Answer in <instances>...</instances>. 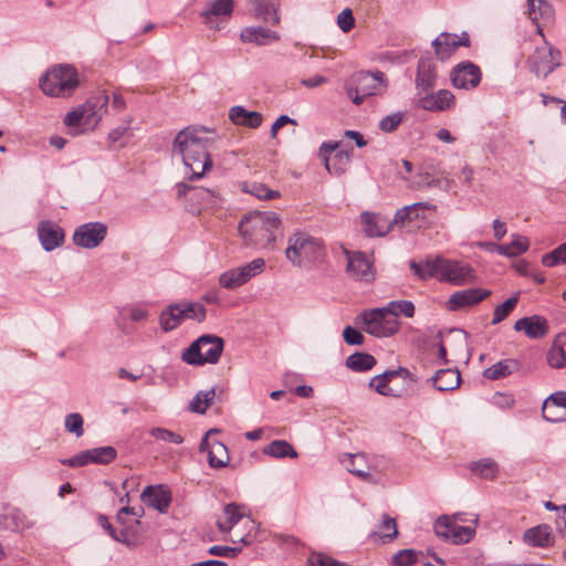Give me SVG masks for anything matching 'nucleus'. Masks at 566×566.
I'll return each instance as SVG.
<instances>
[{"mask_svg":"<svg viewBox=\"0 0 566 566\" xmlns=\"http://www.w3.org/2000/svg\"><path fill=\"white\" fill-rule=\"evenodd\" d=\"M208 144L209 139L202 137L200 130L193 127H187L177 134L172 150L181 156L184 165L191 172L189 180L202 178L212 168Z\"/></svg>","mask_w":566,"mask_h":566,"instance_id":"nucleus-1","label":"nucleus"},{"mask_svg":"<svg viewBox=\"0 0 566 566\" xmlns=\"http://www.w3.org/2000/svg\"><path fill=\"white\" fill-rule=\"evenodd\" d=\"M281 227L277 213L254 211L241 220L239 231L247 244L268 249L274 247Z\"/></svg>","mask_w":566,"mask_h":566,"instance_id":"nucleus-2","label":"nucleus"},{"mask_svg":"<svg viewBox=\"0 0 566 566\" xmlns=\"http://www.w3.org/2000/svg\"><path fill=\"white\" fill-rule=\"evenodd\" d=\"M325 254L326 249L323 241L307 232L296 231L287 239L285 256L294 266L302 268L319 262Z\"/></svg>","mask_w":566,"mask_h":566,"instance_id":"nucleus-3","label":"nucleus"},{"mask_svg":"<svg viewBox=\"0 0 566 566\" xmlns=\"http://www.w3.org/2000/svg\"><path fill=\"white\" fill-rule=\"evenodd\" d=\"M108 102L109 96L105 92L91 96L83 105L65 115V126L69 128L82 127L81 133L95 129L106 112Z\"/></svg>","mask_w":566,"mask_h":566,"instance_id":"nucleus-4","label":"nucleus"},{"mask_svg":"<svg viewBox=\"0 0 566 566\" xmlns=\"http://www.w3.org/2000/svg\"><path fill=\"white\" fill-rule=\"evenodd\" d=\"M78 83V74L71 65H55L49 69L39 81L42 92L52 97L72 95Z\"/></svg>","mask_w":566,"mask_h":566,"instance_id":"nucleus-5","label":"nucleus"},{"mask_svg":"<svg viewBox=\"0 0 566 566\" xmlns=\"http://www.w3.org/2000/svg\"><path fill=\"white\" fill-rule=\"evenodd\" d=\"M224 342L221 337L206 334L196 339L184 350L181 358L189 365L202 366L216 364L223 352Z\"/></svg>","mask_w":566,"mask_h":566,"instance_id":"nucleus-6","label":"nucleus"},{"mask_svg":"<svg viewBox=\"0 0 566 566\" xmlns=\"http://www.w3.org/2000/svg\"><path fill=\"white\" fill-rule=\"evenodd\" d=\"M207 316L206 307L199 302H181L168 305L159 316L163 331L170 332L180 326L186 319L203 322Z\"/></svg>","mask_w":566,"mask_h":566,"instance_id":"nucleus-7","label":"nucleus"},{"mask_svg":"<svg viewBox=\"0 0 566 566\" xmlns=\"http://www.w3.org/2000/svg\"><path fill=\"white\" fill-rule=\"evenodd\" d=\"M431 268L434 279L452 285H465L475 279L472 266L463 261L437 258V264Z\"/></svg>","mask_w":566,"mask_h":566,"instance_id":"nucleus-8","label":"nucleus"},{"mask_svg":"<svg viewBox=\"0 0 566 566\" xmlns=\"http://www.w3.org/2000/svg\"><path fill=\"white\" fill-rule=\"evenodd\" d=\"M354 87H347V94L353 103L360 105L366 97L382 94L387 88L386 76L382 72H359L353 76Z\"/></svg>","mask_w":566,"mask_h":566,"instance_id":"nucleus-9","label":"nucleus"},{"mask_svg":"<svg viewBox=\"0 0 566 566\" xmlns=\"http://www.w3.org/2000/svg\"><path fill=\"white\" fill-rule=\"evenodd\" d=\"M538 35L542 38V43L528 56L527 64L537 77H547L560 65L562 53L546 42L541 30Z\"/></svg>","mask_w":566,"mask_h":566,"instance_id":"nucleus-10","label":"nucleus"},{"mask_svg":"<svg viewBox=\"0 0 566 566\" xmlns=\"http://www.w3.org/2000/svg\"><path fill=\"white\" fill-rule=\"evenodd\" d=\"M357 321L361 322L365 332L376 337H388L399 329V322L395 317H389L386 307L364 311Z\"/></svg>","mask_w":566,"mask_h":566,"instance_id":"nucleus-11","label":"nucleus"},{"mask_svg":"<svg viewBox=\"0 0 566 566\" xmlns=\"http://www.w3.org/2000/svg\"><path fill=\"white\" fill-rule=\"evenodd\" d=\"M344 253L347 260L346 271L352 279L364 283L374 282L376 270L373 260L361 251L345 250Z\"/></svg>","mask_w":566,"mask_h":566,"instance_id":"nucleus-12","label":"nucleus"},{"mask_svg":"<svg viewBox=\"0 0 566 566\" xmlns=\"http://www.w3.org/2000/svg\"><path fill=\"white\" fill-rule=\"evenodd\" d=\"M434 532L437 536L443 539H450L454 544L469 543L475 531L470 526H462L450 516H440L434 523Z\"/></svg>","mask_w":566,"mask_h":566,"instance_id":"nucleus-13","label":"nucleus"},{"mask_svg":"<svg viewBox=\"0 0 566 566\" xmlns=\"http://www.w3.org/2000/svg\"><path fill=\"white\" fill-rule=\"evenodd\" d=\"M398 377L402 380L415 381L412 374L407 368L400 367L373 377L369 387L382 396L400 397L402 389L392 386L394 380Z\"/></svg>","mask_w":566,"mask_h":566,"instance_id":"nucleus-14","label":"nucleus"},{"mask_svg":"<svg viewBox=\"0 0 566 566\" xmlns=\"http://www.w3.org/2000/svg\"><path fill=\"white\" fill-rule=\"evenodd\" d=\"M107 227L102 222H88L76 228L73 233L75 245L93 249L98 247L105 239Z\"/></svg>","mask_w":566,"mask_h":566,"instance_id":"nucleus-15","label":"nucleus"},{"mask_svg":"<svg viewBox=\"0 0 566 566\" xmlns=\"http://www.w3.org/2000/svg\"><path fill=\"white\" fill-rule=\"evenodd\" d=\"M481 78V69L470 61L457 64L451 72V81L457 88H475L480 84Z\"/></svg>","mask_w":566,"mask_h":566,"instance_id":"nucleus-16","label":"nucleus"},{"mask_svg":"<svg viewBox=\"0 0 566 566\" xmlns=\"http://www.w3.org/2000/svg\"><path fill=\"white\" fill-rule=\"evenodd\" d=\"M469 45L470 39L465 32L460 38L455 34L443 32L432 41L434 54L441 61L450 59L459 46Z\"/></svg>","mask_w":566,"mask_h":566,"instance_id":"nucleus-17","label":"nucleus"},{"mask_svg":"<svg viewBox=\"0 0 566 566\" xmlns=\"http://www.w3.org/2000/svg\"><path fill=\"white\" fill-rule=\"evenodd\" d=\"M38 237L42 248L46 251H53L64 243V230L51 220H42L38 224Z\"/></svg>","mask_w":566,"mask_h":566,"instance_id":"nucleus-18","label":"nucleus"},{"mask_svg":"<svg viewBox=\"0 0 566 566\" xmlns=\"http://www.w3.org/2000/svg\"><path fill=\"white\" fill-rule=\"evenodd\" d=\"M491 295L490 290L485 289H467L454 292L449 301L448 308L450 311H459L464 307L474 306Z\"/></svg>","mask_w":566,"mask_h":566,"instance_id":"nucleus-19","label":"nucleus"},{"mask_svg":"<svg viewBox=\"0 0 566 566\" xmlns=\"http://www.w3.org/2000/svg\"><path fill=\"white\" fill-rule=\"evenodd\" d=\"M542 415L546 421H566V391H556L543 402Z\"/></svg>","mask_w":566,"mask_h":566,"instance_id":"nucleus-20","label":"nucleus"},{"mask_svg":"<svg viewBox=\"0 0 566 566\" xmlns=\"http://www.w3.org/2000/svg\"><path fill=\"white\" fill-rule=\"evenodd\" d=\"M212 430L208 431L199 444L200 452L208 453V462L211 468L221 469L229 462V454L226 446L219 441L209 442L208 436Z\"/></svg>","mask_w":566,"mask_h":566,"instance_id":"nucleus-21","label":"nucleus"},{"mask_svg":"<svg viewBox=\"0 0 566 566\" xmlns=\"http://www.w3.org/2000/svg\"><path fill=\"white\" fill-rule=\"evenodd\" d=\"M418 103L419 106L426 111L442 112L454 107L455 97L452 92L448 90H440L436 93L421 96Z\"/></svg>","mask_w":566,"mask_h":566,"instance_id":"nucleus-22","label":"nucleus"},{"mask_svg":"<svg viewBox=\"0 0 566 566\" xmlns=\"http://www.w3.org/2000/svg\"><path fill=\"white\" fill-rule=\"evenodd\" d=\"M514 329L516 332H524L530 338H542L548 333L549 326L546 318L533 315L517 319L514 324Z\"/></svg>","mask_w":566,"mask_h":566,"instance_id":"nucleus-23","label":"nucleus"},{"mask_svg":"<svg viewBox=\"0 0 566 566\" xmlns=\"http://www.w3.org/2000/svg\"><path fill=\"white\" fill-rule=\"evenodd\" d=\"M247 516L244 505L229 503L217 518V527L221 533H229L241 520Z\"/></svg>","mask_w":566,"mask_h":566,"instance_id":"nucleus-24","label":"nucleus"},{"mask_svg":"<svg viewBox=\"0 0 566 566\" xmlns=\"http://www.w3.org/2000/svg\"><path fill=\"white\" fill-rule=\"evenodd\" d=\"M360 219L364 231L368 237H384L392 229L391 220L380 214L363 212Z\"/></svg>","mask_w":566,"mask_h":566,"instance_id":"nucleus-25","label":"nucleus"},{"mask_svg":"<svg viewBox=\"0 0 566 566\" xmlns=\"http://www.w3.org/2000/svg\"><path fill=\"white\" fill-rule=\"evenodd\" d=\"M240 40L243 43L268 45L280 40V34L263 27H247L240 32Z\"/></svg>","mask_w":566,"mask_h":566,"instance_id":"nucleus-26","label":"nucleus"},{"mask_svg":"<svg viewBox=\"0 0 566 566\" xmlns=\"http://www.w3.org/2000/svg\"><path fill=\"white\" fill-rule=\"evenodd\" d=\"M230 120L239 126H247L249 128H258L262 124V115L255 111H248L243 106H233L229 111Z\"/></svg>","mask_w":566,"mask_h":566,"instance_id":"nucleus-27","label":"nucleus"},{"mask_svg":"<svg viewBox=\"0 0 566 566\" xmlns=\"http://www.w3.org/2000/svg\"><path fill=\"white\" fill-rule=\"evenodd\" d=\"M454 181L448 177L431 178L429 172L418 174L409 184V188L413 190L440 188L450 190Z\"/></svg>","mask_w":566,"mask_h":566,"instance_id":"nucleus-28","label":"nucleus"},{"mask_svg":"<svg viewBox=\"0 0 566 566\" xmlns=\"http://www.w3.org/2000/svg\"><path fill=\"white\" fill-rule=\"evenodd\" d=\"M143 497L160 513L167 512L171 503V493L161 485L157 488L147 486L143 492Z\"/></svg>","mask_w":566,"mask_h":566,"instance_id":"nucleus-29","label":"nucleus"},{"mask_svg":"<svg viewBox=\"0 0 566 566\" xmlns=\"http://www.w3.org/2000/svg\"><path fill=\"white\" fill-rule=\"evenodd\" d=\"M547 364L552 368L566 367V333L558 334L546 355Z\"/></svg>","mask_w":566,"mask_h":566,"instance_id":"nucleus-30","label":"nucleus"},{"mask_svg":"<svg viewBox=\"0 0 566 566\" xmlns=\"http://www.w3.org/2000/svg\"><path fill=\"white\" fill-rule=\"evenodd\" d=\"M436 67L430 60L421 59L418 64V71L416 76L417 90L428 92L436 85Z\"/></svg>","mask_w":566,"mask_h":566,"instance_id":"nucleus-31","label":"nucleus"},{"mask_svg":"<svg viewBox=\"0 0 566 566\" xmlns=\"http://www.w3.org/2000/svg\"><path fill=\"white\" fill-rule=\"evenodd\" d=\"M430 381L439 391H449L460 386L461 377L457 369H440Z\"/></svg>","mask_w":566,"mask_h":566,"instance_id":"nucleus-32","label":"nucleus"},{"mask_svg":"<svg viewBox=\"0 0 566 566\" xmlns=\"http://www.w3.org/2000/svg\"><path fill=\"white\" fill-rule=\"evenodd\" d=\"M234 7L233 0H212L207 2L206 9L200 13L205 23L212 22V17H230Z\"/></svg>","mask_w":566,"mask_h":566,"instance_id":"nucleus-33","label":"nucleus"},{"mask_svg":"<svg viewBox=\"0 0 566 566\" xmlns=\"http://www.w3.org/2000/svg\"><path fill=\"white\" fill-rule=\"evenodd\" d=\"M252 6L256 18L273 25L280 23V17L272 0H253Z\"/></svg>","mask_w":566,"mask_h":566,"instance_id":"nucleus-34","label":"nucleus"},{"mask_svg":"<svg viewBox=\"0 0 566 566\" xmlns=\"http://www.w3.org/2000/svg\"><path fill=\"white\" fill-rule=\"evenodd\" d=\"M523 539L532 546L545 547L551 544V528L547 525H538L524 532Z\"/></svg>","mask_w":566,"mask_h":566,"instance_id":"nucleus-35","label":"nucleus"},{"mask_svg":"<svg viewBox=\"0 0 566 566\" xmlns=\"http://www.w3.org/2000/svg\"><path fill=\"white\" fill-rule=\"evenodd\" d=\"M517 367L518 364L515 359H503L486 368L483 375L488 379L497 380L510 376L517 370Z\"/></svg>","mask_w":566,"mask_h":566,"instance_id":"nucleus-36","label":"nucleus"},{"mask_svg":"<svg viewBox=\"0 0 566 566\" xmlns=\"http://www.w3.org/2000/svg\"><path fill=\"white\" fill-rule=\"evenodd\" d=\"M530 240L520 234H513L512 241L507 244L496 245V251L505 256H516L527 251Z\"/></svg>","mask_w":566,"mask_h":566,"instance_id":"nucleus-37","label":"nucleus"},{"mask_svg":"<svg viewBox=\"0 0 566 566\" xmlns=\"http://www.w3.org/2000/svg\"><path fill=\"white\" fill-rule=\"evenodd\" d=\"M376 363V358L373 355L361 352L352 354L346 358V366L350 370L358 373L370 370Z\"/></svg>","mask_w":566,"mask_h":566,"instance_id":"nucleus-38","label":"nucleus"},{"mask_svg":"<svg viewBox=\"0 0 566 566\" xmlns=\"http://www.w3.org/2000/svg\"><path fill=\"white\" fill-rule=\"evenodd\" d=\"M350 154L346 150H339L332 157H325V167L329 174L340 176L349 166Z\"/></svg>","mask_w":566,"mask_h":566,"instance_id":"nucleus-39","label":"nucleus"},{"mask_svg":"<svg viewBox=\"0 0 566 566\" xmlns=\"http://www.w3.org/2000/svg\"><path fill=\"white\" fill-rule=\"evenodd\" d=\"M263 452L270 457L277 458V459H283V458L295 459V458H297L296 450L293 448V446L291 443H289L285 440L272 441L270 444H268L264 448Z\"/></svg>","mask_w":566,"mask_h":566,"instance_id":"nucleus-40","label":"nucleus"},{"mask_svg":"<svg viewBox=\"0 0 566 566\" xmlns=\"http://www.w3.org/2000/svg\"><path fill=\"white\" fill-rule=\"evenodd\" d=\"M526 13L533 22H537L541 19L549 20L553 9L544 0H527Z\"/></svg>","mask_w":566,"mask_h":566,"instance_id":"nucleus-41","label":"nucleus"},{"mask_svg":"<svg viewBox=\"0 0 566 566\" xmlns=\"http://www.w3.org/2000/svg\"><path fill=\"white\" fill-rule=\"evenodd\" d=\"M344 462L346 469L358 478L367 480L370 476L364 454H348Z\"/></svg>","mask_w":566,"mask_h":566,"instance_id":"nucleus-42","label":"nucleus"},{"mask_svg":"<svg viewBox=\"0 0 566 566\" xmlns=\"http://www.w3.org/2000/svg\"><path fill=\"white\" fill-rule=\"evenodd\" d=\"M470 469L486 480H494L499 473L497 463L492 459H482L476 462H472Z\"/></svg>","mask_w":566,"mask_h":566,"instance_id":"nucleus-43","label":"nucleus"},{"mask_svg":"<svg viewBox=\"0 0 566 566\" xmlns=\"http://www.w3.org/2000/svg\"><path fill=\"white\" fill-rule=\"evenodd\" d=\"M216 392L211 388L206 391H199L189 403V410L196 413H205L211 406L214 399Z\"/></svg>","mask_w":566,"mask_h":566,"instance_id":"nucleus-44","label":"nucleus"},{"mask_svg":"<svg viewBox=\"0 0 566 566\" xmlns=\"http://www.w3.org/2000/svg\"><path fill=\"white\" fill-rule=\"evenodd\" d=\"M518 303V293L509 297L505 302L497 305L494 308L493 318H492V325H496L504 321L516 307Z\"/></svg>","mask_w":566,"mask_h":566,"instance_id":"nucleus-45","label":"nucleus"},{"mask_svg":"<svg viewBox=\"0 0 566 566\" xmlns=\"http://www.w3.org/2000/svg\"><path fill=\"white\" fill-rule=\"evenodd\" d=\"M244 283L249 282L252 277L261 274L265 270V261L262 258H256L251 262L238 268Z\"/></svg>","mask_w":566,"mask_h":566,"instance_id":"nucleus-46","label":"nucleus"},{"mask_svg":"<svg viewBox=\"0 0 566 566\" xmlns=\"http://www.w3.org/2000/svg\"><path fill=\"white\" fill-rule=\"evenodd\" d=\"M91 454V462L98 464H108L117 455V451L113 447H99L88 450Z\"/></svg>","mask_w":566,"mask_h":566,"instance_id":"nucleus-47","label":"nucleus"},{"mask_svg":"<svg viewBox=\"0 0 566 566\" xmlns=\"http://www.w3.org/2000/svg\"><path fill=\"white\" fill-rule=\"evenodd\" d=\"M389 315L397 317L403 315L406 317H412L415 315V305L411 301H392L385 306Z\"/></svg>","mask_w":566,"mask_h":566,"instance_id":"nucleus-48","label":"nucleus"},{"mask_svg":"<svg viewBox=\"0 0 566 566\" xmlns=\"http://www.w3.org/2000/svg\"><path fill=\"white\" fill-rule=\"evenodd\" d=\"M219 284L224 289L233 290L245 283L241 276L239 269L234 268L220 274Z\"/></svg>","mask_w":566,"mask_h":566,"instance_id":"nucleus-49","label":"nucleus"},{"mask_svg":"<svg viewBox=\"0 0 566 566\" xmlns=\"http://www.w3.org/2000/svg\"><path fill=\"white\" fill-rule=\"evenodd\" d=\"M566 263V242L542 256V264L553 268Z\"/></svg>","mask_w":566,"mask_h":566,"instance_id":"nucleus-50","label":"nucleus"},{"mask_svg":"<svg viewBox=\"0 0 566 566\" xmlns=\"http://www.w3.org/2000/svg\"><path fill=\"white\" fill-rule=\"evenodd\" d=\"M396 521L388 515L382 516L380 533H374L373 536H379L384 543L392 541L397 536Z\"/></svg>","mask_w":566,"mask_h":566,"instance_id":"nucleus-51","label":"nucleus"},{"mask_svg":"<svg viewBox=\"0 0 566 566\" xmlns=\"http://www.w3.org/2000/svg\"><path fill=\"white\" fill-rule=\"evenodd\" d=\"M150 436L156 440L181 444L184 442V437L177 432L170 431L165 428H154L150 430Z\"/></svg>","mask_w":566,"mask_h":566,"instance_id":"nucleus-52","label":"nucleus"},{"mask_svg":"<svg viewBox=\"0 0 566 566\" xmlns=\"http://www.w3.org/2000/svg\"><path fill=\"white\" fill-rule=\"evenodd\" d=\"M308 566H350L323 553H312L307 558Z\"/></svg>","mask_w":566,"mask_h":566,"instance_id":"nucleus-53","label":"nucleus"},{"mask_svg":"<svg viewBox=\"0 0 566 566\" xmlns=\"http://www.w3.org/2000/svg\"><path fill=\"white\" fill-rule=\"evenodd\" d=\"M415 210L410 213L411 221L422 220L424 221L428 218L429 213H432L437 210V206L427 201L412 203Z\"/></svg>","mask_w":566,"mask_h":566,"instance_id":"nucleus-54","label":"nucleus"},{"mask_svg":"<svg viewBox=\"0 0 566 566\" xmlns=\"http://www.w3.org/2000/svg\"><path fill=\"white\" fill-rule=\"evenodd\" d=\"M402 119L403 114L401 112L387 115L379 122V129L384 133H392L402 123Z\"/></svg>","mask_w":566,"mask_h":566,"instance_id":"nucleus-55","label":"nucleus"},{"mask_svg":"<svg viewBox=\"0 0 566 566\" xmlns=\"http://www.w3.org/2000/svg\"><path fill=\"white\" fill-rule=\"evenodd\" d=\"M418 559V553L413 549L399 551L392 557V563L396 566H411Z\"/></svg>","mask_w":566,"mask_h":566,"instance_id":"nucleus-56","label":"nucleus"},{"mask_svg":"<svg viewBox=\"0 0 566 566\" xmlns=\"http://www.w3.org/2000/svg\"><path fill=\"white\" fill-rule=\"evenodd\" d=\"M65 428L69 432L74 433L76 437H81L84 433L83 430V418L80 413H70L65 418Z\"/></svg>","mask_w":566,"mask_h":566,"instance_id":"nucleus-57","label":"nucleus"},{"mask_svg":"<svg viewBox=\"0 0 566 566\" xmlns=\"http://www.w3.org/2000/svg\"><path fill=\"white\" fill-rule=\"evenodd\" d=\"M248 191L256 198L263 200L276 199L281 196L279 191L271 190L262 184H253L251 189Z\"/></svg>","mask_w":566,"mask_h":566,"instance_id":"nucleus-58","label":"nucleus"},{"mask_svg":"<svg viewBox=\"0 0 566 566\" xmlns=\"http://www.w3.org/2000/svg\"><path fill=\"white\" fill-rule=\"evenodd\" d=\"M196 195L203 207H214L219 203V196L214 190L200 188L196 190Z\"/></svg>","mask_w":566,"mask_h":566,"instance_id":"nucleus-59","label":"nucleus"},{"mask_svg":"<svg viewBox=\"0 0 566 566\" xmlns=\"http://www.w3.org/2000/svg\"><path fill=\"white\" fill-rule=\"evenodd\" d=\"M432 264H437V258L434 260L427 261L424 264H418L416 262H411L410 268L413 271V273L422 279L426 280L428 277H434Z\"/></svg>","mask_w":566,"mask_h":566,"instance_id":"nucleus-60","label":"nucleus"},{"mask_svg":"<svg viewBox=\"0 0 566 566\" xmlns=\"http://www.w3.org/2000/svg\"><path fill=\"white\" fill-rule=\"evenodd\" d=\"M337 25L345 33L349 32L354 28L355 19H354L352 10L349 8L344 9L338 14Z\"/></svg>","mask_w":566,"mask_h":566,"instance_id":"nucleus-61","label":"nucleus"},{"mask_svg":"<svg viewBox=\"0 0 566 566\" xmlns=\"http://www.w3.org/2000/svg\"><path fill=\"white\" fill-rule=\"evenodd\" d=\"M62 464L72 467V468H78L84 467L91 462V454L88 450L82 451L75 455H73L70 459L61 460Z\"/></svg>","mask_w":566,"mask_h":566,"instance_id":"nucleus-62","label":"nucleus"},{"mask_svg":"<svg viewBox=\"0 0 566 566\" xmlns=\"http://www.w3.org/2000/svg\"><path fill=\"white\" fill-rule=\"evenodd\" d=\"M413 207L415 206H406L401 209H398L397 212L395 213L394 219L391 220L392 227L397 224L405 226L412 223L410 213H412V210H415Z\"/></svg>","mask_w":566,"mask_h":566,"instance_id":"nucleus-63","label":"nucleus"},{"mask_svg":"<svg viewBox=\"0 0 566 566\" xmlns=\"http://www.w3.org/2000/svg\"><path fill=\"white\" fill-rule=\"evenodd\" d=\"M343 337L345 343L348 345H361L364 343L363 334L352 326H346L344 328Z\"/></svg>","mask_w":566,"mask_h":566,"instance_id":"nucleus-64","label":"nucleus"}]
</instances>
